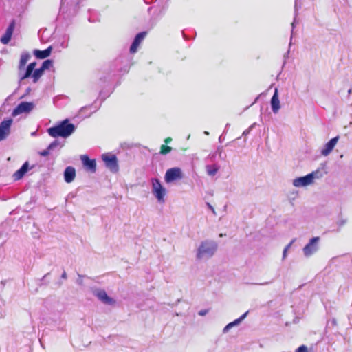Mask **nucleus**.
<instances>
[{
	"label": "nucleus",
	"instance_id": "obj_1",
	"mask_svg": "<svg viewBox=\"0 0 352 352\" xmlns=\"http://www.w3.org/2000/svg\"><path fill=\"white\" fill-rule=\"evenodd\" d=\"M328 163L321 164V166L315 171L304 176L294 179L292 182L295 187H305L314 184L316 179H319L328 173Z\"/></svg>",
	"mask_w": 352,
	"mask_h": 352
},
{
	"label": "nucleus",
	"instance_id": "obj_2",
	"mask_svg": "<svg viewBox=\"0 0 352 352\" xmlns=\"http://www.w3.org/2000/svg\"><path fill=\"white\" fill-rule=\"evenodd\" d=\"M75 131V126L69 123L68 120H65L57 126L50 127L47 129L49 135L53 138L63 137L67 138Z\"/></svg>",
	"mask_w": 352,
	"mask_h": 352
},
{
	"label": "nucleus",
	"instance_id": "obj_3",
	"mask_svg": "<svg viewBox=\"0 0 352 352\" xmlns=\"http://www.w3.org/2000/svg\"><path fill=\"white\" fill-rule=\"evenodd\" d=\"M217 248L218 245L214 241H204L197 248L196 257L199 260L208 259L214 254Z\"/></svg>",
	"mask_w": 352,
	"mask_h": 352
},
{
	"label": "nucleus",
	"instance_id": "obj_4",
	"mask_svg": "<svg viewBox=\"0 0 352 352\" xmlns=\"http://www.w3.org/2000/svg\"><path fill=\"white\" fill-rule=\"evenodd\" d=\"M152 193L160 204L165 203L166 189L162 185L160 181L157 178L151 179Z\"/></svg>",
	"mask_w": 352,
	"mask_h": 352
},
{
	"label": "nucleus",
	"instance_id": "obj_5",
	"mask_svg": "<svg viewBox=\"0 0 352 352\" xmlns=\"http://www.w3.org/2000/svg\"><path fill=\"white\" fill-rule=\"evenodd\" d=\"M183 178V172L179 167L168 168L164 175V180L167 184L172 183L177 180H181Z\"/></svg>",
	"mask_w": 352,
	"mask_h": 352
},
{
	"label": "nucleus",
	"instance_id": "obj_6",
	"mask_svg": "<svg viewBox=\"0 0 352 352\" xmlns=\"http://www.w3.org/2000/svg\"><path fill=\"white\" fill-rule=\"evenodd\" d=\"M320 239L319 236L313 237L309 240V243L303 248L302 252L306 257H309L310 256H311L318 251L319 248L318 243L320 242Z\"/></svg>",
	"mask_w": 352,
	"mask_h": 352
},
{
	"label": "nucleus",
	"instance_id": "obj_7",
	"mask_svg": "<svg viewBox=\"0 0 352 352\" xmlns=\"http://www.w3.org/2000/svg\"><path fill=\"white\" fill-rule=\"evenodd\" d=\"M102 159L104 162L105 166L113 173L118 171V165L117 157L113 154H104Z\"/></svg>",
	"mask_w": 352,
	"mask_h": 352
},
{
	"label": "nucleus",
	"instance_id": "obj_8",
	"mask_svg": "<svg viewBox=\"0 0 352 352\" xmlns=\"http://www.w3.org/2000/svg\"><path fill=\"white\" fill-rule=\"evenodd\" d=\"M33 107V103L22 102L13 110L12 116L15 117L23 113H28L32 110Z\"/></svg>",
	"mask_w": 352,
	"mask_h": 352
},
{
	"label": "nucleus",
	"instance_id": "obj_9",
	"mask_svg": "<svg viewBox=\"0 0 352 352\" xmlns=\"http://www.w3.org/2000/svg\"><path fill=\"white\" fill-rule=\"evenodd\" d=\"M12 123V119L3 120L0 124V141L5 140L10 134V126Z\"/></svg>",
	"mask_w": 352,
	"mask_h": 352
},
{
	"label": "nucleus",
	"instance_id": "obj_10",
	"mask_svg": "<svg viewBox=\"0 0 352 352\" xmlns=\"http://www.w3.org/2000/svg\"><path fill=\"white\" fill-rule=\"evenodd\" d=\"M80 160L85 168L91 173L96 170V163L94 160H90L87 155H81Z\"/></svg>",
	"mask_w": 352,
	"mask_h": 352
},
{
	"label": "nucleus",
	"instance_id": "obj_11",
	"mask_svg": "<svg viewBox=\"0 0 352 352\" xmlns=\"http://www.w3.org/2000/svg\"><path fill=\"white\" fill-rule=\"evenodd\" d=\"M15 28V21L13 20L7 28L5 34L1 38V42L3 44H8L11 39L13 31Z\"/></svg>",
	"mask_w": 352,
	"mask_h": 352
},
{
	"label": "nucleus",
	"instance_id": "obj_12",
	"mask_svg": "<svg viewBox=\"0 0 352 352\" xmlns=\"http://www.w3.org/2000/svg\"><path fill=\"white\" fill-rule=\"evenodd\" d=\"M146 33L145 32H140L138 33L135 38L133 42L132 43L131 47H130V52L133 54L137 52V50L141 43V42L143 41V39L145 38Z\"/></svg>",
	"mask_w": 352,
	"mask_h": 352
},
{
	"label": "nucleus",
	"instance_id": "obj_13",
	"mask_svg": "<svg viewBox=\"0 0 352 352\" xmlns=\"http://www.w3.org/2000/svg\"><path fill=\"white\" fill-rule=\"evenodd\" d=\"M94 295L102 302L107 305H111L114 302L113 298L108 296L104 290L98 289L94 292Z\"/></svg>",
	"mask_w": 352,
	"mask_h": 352
},
{
	"label": "nucleus",
	"instance_id": "obj_14",
	"mask_svg": "<svg viewBox=\"0 0 352 352\" xmlns=\"http://www.w3.org/2000/svg\"><path fill=\"white\" fill-rule=\"evenodd\" d=\"M271 107L274 113H277L280 109V100L278 98V89L276 88L274 94L271 99Z\"/></svg>",
	"mask_w": 352,
	"mask_h": 352
},
{
	"label": "nucleus",
	"instance_id": "obj_15",
	"mask_svg": "<svg viewBox=\"0 0 352 352\" xmlns=\"http://www.w3.org/2000/svg\"><path fill=\"white\" fill-rule=\"evenodd\" d=\"M29 168V164L28 162H25L23 166L13 174V179L14 181L21 179L25 174L28 172Z\"/></svg>",
	"mask_w": 352,
	"mask_h": 352
},
{
	"label": "nucleus",
	"instance_id": "obj_16",
	"mask_svg": "<svg viewBox=\"0 0 352 352\" xmlns=\"http://www.w3.org/2000/svg\"><path fill=\"white\" fill-rule=\"evenodd\" d=\"M76 177L75 168L72 166H67L64 171V179L67 183H71Z\"/></svg>",
	"mask_w": 352,
	"mask_h": 352
},
{
	"label": "nucleus",
	"instance_id": "obj_17",
	"mask_svg": "<svg viewBox=\"0 0 352 352\" xmlns=\"http://www.w3.org/2000/svg\"><path fill=\"white\" fill-rule=\"evenodd\" d=\"M248 311L244 313L241 317L228 323L223 329V333H226L233 327L239 325L247 316Z\"/></svg>",
	"mask_w": 352,
	"mask_h": 352
},
{
	"label": "nucleus",
	"instance_id": "obj_18",
	"mask_svg": "<svg viewBox=\"0 0 352 352\" xmlns=\"http://www.w3.org/2000/svg\"><path fill=\"white\" fill-rule=\"evenodd\" d=\"M52 52V47H49L48 48L44 50H35L34 51V54L37 58L43 59L48 57Z\"/></svg>",
	"mask_w": 352,
	"mask_h": 352
},
{
	"label": "nucleus",
	"instance_id": "obj_19",
	"mask_svg": "<svg viewBox=\"0 0 352 352\" xmlns=\"http://www.w3.org/2000/svg\"><path fill=\"white\" fill-rule=\"evenodd\" d=\"M30 58V55L28 52H23L21 54L19 65V71L23 72L24 70V67Z\"/></svg>",
	"mask_w": 352,
	"mask_h": 352
},
{
	"label": "nucleus",
	"instance_id": "obj_20",
	"mask_svg": "<svg viewBox=\"0 0 352 352\" xmlns=\"http://www.w3.org/2000/svg\"><path fill=\"white\" fill-rule=\"evenodd\" d=\"M220 166L217 164H208L206 166V170L209 176H214L219 171Z\"/></svg>",
	"mask_w": 352,
	"mask_h": 352
},
{
	"label": "nucleus",
	"instance_id": "obj_21",
	"mask_svg": "<svg viewBox=\"0 0 352 352\" xmlns=\"http://www.w3.org/2000/svg\"><path fill=\"white\" fill-rule=\"evenodd\" d=\"M34 71L31 69L27 67V68L23 71H19V77L21 80H25L30 76L32 77V74Z\"/></svg>",
	"mask_w": 352,
	"mask_h": 352
},
{
	"label": "nucleus",
	"instance_id": "obj_22",
	"mask_svg": "<svg viewBox=\"0 0 352 352\" xmlns=\"http://www.w3.org/2000/svg\"><path fill=\"white\" fill-rule=\"evenodd\" d=\"M43 70L40 67L34 70L32 74L33 82H36L43 74Z\"/></svg>",
	"mask_w": 352,
	"mask_h": 352
},
{
	"label": "nucleus",
	"instance_id": "obj_23",
	"mask_svg": "<svg viewBox=\"0 0 352 352\" xmlns=\"http://www.w3.org/2000/svg\"><path fill=\"white\" fill-rule=\"evenodd\" d=\"M330 153V140L328 141L325 145L324 148L321 150V155L324 156H327Z\"/></svg>",
	"mask_w": 352,
	"mask_h": 352
},
{
	"label": "nucleus",
	"instance_id": "obj_24",
	"mask_svg": "<svg viewBox=\"0 0 352 352\" xmlns=\"http://www.w3.org/2000/svg\"><path fill=\"white\" fill-rule=\"evenodd\" d=\"M52 61L51 60H45L43 63V64H42V65H41V68L43 71H45V69H49V68H50V67H52Z\"/></svg>",
	"mask_w": 352,
	"mask_h": 352
},
{
	"label": "nucleus",
	"instance_id": "obj_25",
	"mask_svg": "<svg viewBox=\"0 0 352 352\" xmlns=\"http://www.w3.org/2000/svg\"><path fill=\"white\" fill-rule=\"evenodd\" d=\"M171 147L163 144L161 146L160 153L162 155H166L171 151Z\"/></svg>",
	"mask_w": 352,
	"mask_h": 352
},
{
	"label": "nucleus",
	"instance_id": "obj_26",
	"mask_svg": "<svg viewBox=\"0 0 352 352\" xmlns=\"http://www.w3.org/2000/svg\"><path fill=\"white\" fill-rule=\"evenodd\" d=\"M62 144H60V142L58 141V140H54V142H52L49 146H48V148L49 149H50L51 151L54 150L55 148H56L57 146H60V147H62Z\"/></svg>",
	"mask_w": 352,
	"mask_h": 352
},
{
	"label": "nucleus",
	"instance_id": "obj_27",
	"mask_svg": "<svg viewBox=\"0 0 352 352\" xmlns=\"http://www.w3.org/2000/svg\"><path fill=\"white\" fill-rule=\"evenodd\" d=\"M50 151L51 150L47 147L45 150L39 152V155L43 157H46L49 155Z\"/></svg>",
	"mask_w": 352,
	"mask_h": 352
},
{
	"label": "nucleus",
	"instance_id": "obj_28",
	"mask_svg": "<svg viewBox=\"0 0 352 352\" xmlns=\"http://www.w3.org/2000/svg\"><path fill=\"white\" fill-rule=\"evenodd\" d=\"M296 352H307V347L305 345H302L296 350Z\"/></svg>",
	"mask_w": 352,
	"mask_h": 352
},
{
	"label": "nucleus",
	"instance_id": "obj_29",
	"mask_svg": "<svg viewBox=\"0 0 352 352\" xmlns=\"http://www.w3.org/2000/svg\"><path fill=\"white\" fill-rule=\"evenodd\" d=\"M338 140V137L331 138V151L333 150V147L336 144Z\"/></svg>",
	"mask_w": 352,
	"mask_h": 352
},
{
	"label": "nucleus",
	"instance_id": "obj_30",
	"mask_svg": "<svg viewBox=\"0 0 352 352\" xmlns=\"http://www.w3.org/2000/svg\"><path fill=\"white\" fill-rule=\"evenodd\" d=\"M254 125H255V124H253L252 125H251V126H250V128H249V129H246L245 131H243V135H247L248 134H249V133H250V131H251V129L254 127Z\"/></svg>",
	"mask_w": 352,
	"mask_h": 352
},
{
	"label": "nucleus",
	"instance_id": "obj_31",
	"mask_svg": "<svg viewBox=\"0 0 352 352\" xmlns=\"http://www.w3.org/2000/svg\"><path fill=\"white\" fill-rule=\"evenodd\" d=\"M36 65V62H33V63H30L28 67L29 68H31L33 71L35 70V66Z\"/></svg>",
	"mask_w": 352,
	"mask_h": 352
},
{
	"label": "nucleus",
	"instance_id": "obj_32",
	"mask_svg": "<svg viewBox=\"0 0 352 352\" xmlns=\"http://www.w3.org/2000/svg\"><path fill=\"white\" fill-rule=\"evenodd\" d=\"M207 313H208L207 309H202L199 311V315L203 316L206 315Z\"/></svg>",
	"mask_w": 352,
	"mask_h": 352
},
{
	"label": "nucleus",
	"instance_id": "obj_33",
	"mask_svg": "<svg viewBox=\"0 0 352 352\" xmlns=\"http://www.w3.org/2000/svg\"><path fill=\"white\" fill-rule=\"evenodd\" d=\"M294 240H292L285 248L284 250H287L290 248L292 246V244L294 243Z\"/></svg>",
	"mask_w": 352,
	"mask_h": 352
},
{
	"label": "nucleus",
	"instance_id": "obj_34",
	"mask_svg": "<svg viewBox=\"0 0 352 352\" xmlns=\"http://www.w3.org/2000/svg\"><path fill=\"white\" fill-rule=\"evenodd\" d=\"M287 250H283V259H285L287 257Z\"/></svg>",
	"mask_w": 352,
	"mask_h": 352
},
{
	"label": "nucleus",
	"instance_id": "obj_35",
	"mask_svg": "<svg viewBox=\"0 0 352 352\" xmlns=\"http://www.w3.org/2000/svg\"><path fill=\"white\" fill-rule=\"evenodd\" d=\"M207 205H208V208L212 211V212L215 213V210H214V208L209 203H208Z\"/></svg>",
	"mask_w": 352,
	"mask_h": 352
},
{
	"label": "nucleus",
	"instance_id": "obj_36",
	"mask_svg": "<svg viewBox=\"0 0 352 352\" xmlns=\"http://www.w3.org/2000/svg\"><path fill=\"white\" fill-rule=\"evenodd\" d=\"M61 278H64V279H66L67 278V274L65 272H64L62 275H61Z\"/></svg>",
	"mask_w": 352,
	"mask_h": 352
},
{
	"label": "nucleus",
	"instance_id": "obj_37",
	"mask_svg": "<svg viewBox=\"0 0 352 352\" xmlns=\"http://www.w3.org/2000/svg\"><path fill=\"white\" fill-rule=\"evenodd\" d=\"M172 140V139L170 138H168L165 140V143L166 144H168L169 142H170Z\"/></svg>",
	"mask_w": 352,
	"mask_h": 352
},
{
	"label": "nucleus",
	"instance_id": "obj_38",
	"mask_svg": "<svg viewBox=\"0 0 352 352\" xmlns=\"http://www.w3.org/2000/svg\"><path fill=\"white\" fill-rule=\"evenodd\" d=\"M295 23H296V19H294V21H293V22H292V29H294V28Z\"/></svg>",
	"mask_w": 352,
	"mask_h": 352
},
{
	"label": "nucleus",
	"instance_id": "obj_39",
	"mask_svg": "<svg viewBox=\"0 0 352 352\" xmlns=\"http://www.w3.org/2000/svg\"><path fill=\"white\" fill-rule=\"evenodd\" d=\"M295 10L296 12L298 10V4L296 1L295 2Z\"/></svg>",
	"mask_w": 352,
	"mask_h": 352
},
{
	"label": "nucleus",
	"instance_id": "obj_40",
	"mask_svg": "<svg viewBox=\"0 0 352 352\" xmlns=\"http://www.w3.org/2000/svg\"><path fill=\"white\" fill-rule=\"evenodd\" d=\"M61 45H62V47H67V43H63L61 44Z\"/></svg>",
	"mask_w": 352,
	"mask_h": 352
},
{
	"label": "nucleus",
	"instance_id": "obj_41",
	"mask_svg": "<svg viewBox=\"0 0 352 352\" xmlns=\"http://www.w3.org/2000/svg\"><path fill=\"white\" fill-rule=\"evenodd\" d=\"M229 126H230V124H228H228L226 125V130H228V128H229Z\"/></svg>",
	"mask_w": 352,
	"mask_h": 352
},
{
	"label": "nucleus",
	"instance_id": "obj_42",
	"mask_svg": "<svg viewBox=\"0 0 352 352\" xmlns=\"http://www.w3.org/2000/svg\"><path fill=\"white\" fill-rule=\"evenodd\" d=\"M87 109V107H82V109H81V111H83L84 109Z\"/></svg>",
	"mask_w": 352,
	"mask_h": 352
},
{
	"label": "nucleus",
	"instance_id": "obj_43",
	"mask_svg": "<svg viewBox=\"0 0 352 352\" xmlns=\"http://www.w3.org/2000/svg\"><path fill=\"white\" fill-rule=\"evenodd\" d=\"M204 134H206V135H209V133H208V131H205V132H204Z\"/></svg>",
	"mask_w": 352,
	"mask_h": 352
},
{
	"label": "nucleus",
	"instance_id": "obj_44",
	"mask_svg": "<svg viewBox=\"0 0 352 352\" xmlns=\"http://www.w3.org/2000/svg\"><path fill=\"white\" fill-rule=\"evenodd\" d=\"M268 283H262L261 285H267Z\"/></svg>",
	"mask_w": 352,
	"mask_h": 352
},
{
	"label": "nucleus",
	"instance_id": "obj_45",
	"mask_svg": "<svg viewBox=\"0 0 352 352\" xmlns=\"http://www.w3.org/2000/svg\"><path fill=\"white\" fill-rule=\"evenodd\" d=\"M47 276V274L44 275L43 278H45Z\"/></svg>",
	"mask_w": 352,
	"mask_h": 352
}]
</instances>
